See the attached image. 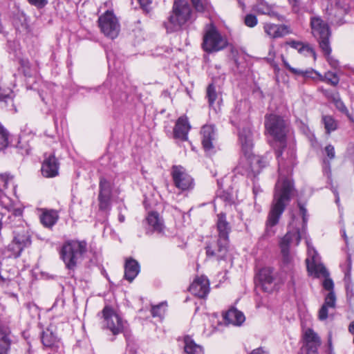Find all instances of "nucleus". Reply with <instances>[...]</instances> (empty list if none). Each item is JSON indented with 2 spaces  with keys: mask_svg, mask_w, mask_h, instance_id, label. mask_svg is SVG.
I'll return each instance as SVG.
<instances>
[{
  "mask_svg": "<svg viewBox=\"0 0 354 354\" xmlns=\"http://www.w3.org/2000/svg\"><path fill=\"white\" fill-rule=\"evenodd\" d=\"M282 162L279 160V178L275 185L274 198L266 221L267 228L276 225L295 192L293 181L281 174Z\"/></svg>",
  "mask_w": 354,
  "mask_h": 354,
  "instance_id": "f257e3e1",
  "label": "nucleus"
},
{
  "mask_svg": "<svg viewBox=\"0 0 354 354\" xmlns=\"http://www.w3.org/2000/svg\"><path fill=\"white\" fill-rule=\"evenodd\" d=\"M88 252L86 240L69 239L64 241L59 251L66 269L74 270Z\"/></svg>",
  "mask_w": 354,
  "mask_h": 354,
  "instance_id": "f03ea898",
  "label": "nucleus"
},
{
  "mask_svg": "<svg viewBox=\"0 0 354 354\" xmlns=\"http://www.w3.org/2000/svg\"><path fill=\"white\" fill-rule=\"evenodd\" d=\"M192 16V10L186 0H174L172 10L167 20L163 22V26L167 33L178 31L191 21Z\"/></svg>",
  "mask_w": 354,
  "mask_h": 354,
  "instance_id": "7ed1b4c3",
  "label": "nucleus"
},
{
  "mask_svg": "<svg viewBox=\"0 0 354 354\" xmlns=\"http://www.w3.org/2000/svg\"><path fill=\"white\" fill-rule=\"evenodd\" d=\"M16 185L14 182V176L9 173L0 174V218L8 215V218L11 216L19 217L22 216L23 209L21 207H15L12 200L3 192V189L11 188L12 192L15 194Z\"/></svg>",
  "mask_w": 354,
  "mask_h": 354,
  "instance_id": "20e7f679",
  "label": "nucleus"
},
{
  "mask_svg": "<svg viewBox=\"0 0 354 354\" xmlns=\"http://www.w3.org/2000/svg\"><path fill=\"white\" fill-rule=\"evenodd\" d=\"M98 316L102 319V328L109 330L112 335H118L124 333L125 337L129 335L127 332L128 324L111 306H105Z\"/></svg>",
  "mask_w": 354,
  "mask_h": 354,
  "instance_id": "39448f33",
  "label": "nucleus"
},
{
  "mask_svg": "<svg viewBox=\"0 0 354 354\" xmlns=\"http://www.w3.org/2000/svg\"><path fill=\"white\" fill-rule=\"evenodd\" d=\"M310 27L313 35L317 39L319 48L326 53L332 51L330 37L331 32L328 24L319 17L310 18Z\"/></svg>",
  "mask_w": 354,
  "mask_h": 354,
  "instance_id": "423d86ee",
  "label": "nucleus"
},
{
  "mask_svg": "<svg viewBox=\"0 0 354 354\" xmlns=\"http://www.w3.org/2000/svg\"><path fill=\"white\" fill-rule=\"evenodd\" d=\"M265 127L268 133L274 139L284 142L288 131V125L283 117L270 114L265 117Z\"/></svg>",
  "mask_w": 354,
  "mask_h": 354,
  "instance_id": "0eeeda50",
  "label": "nucleus"
},
{
  "mask_svg": "<svg viewBox=\"0 0 354 354\" xmlns=\"http://www.w3.org/2000/svg\"><path fill=\"white\" fill-rule=\"evenodd\" d=\"M113 187V180L111 178H107L105 176L100 177L97 201L100 211L106 213L111 211Z\"/></svg>",
  "mask_w": 354,
  "mask_h": 354,
  "instance_id": "6e6552de",
  "label": "nucleus"
},
{
  "mask_svg": "<svg viewBox=\"0 0 354 354\" xmlns=\"http://www.w3.org/2000/svg\"><path fill=\"white\" fill-rule=\"evenodd\" d=\"M14 237L12 241L8 245V251L10 252L9 257L17 258L20 256L24 248L31 245L30 235L24 228H19L13 231Z\"/></svg>",
  "mask_w": 354,
  "mask_h": 354,
  "instance_id": "1a4fd4ad",
  "label": "nucleus"
},
{
  "mask_svg": "<svg viewBox=\"0 0 354 354\" xmlns=\"http://www.w3.org/2000/svg\"><path fill=\"white\" fill-rule=\"evenodd\" d=\"M97 22L102 32L106 37L113 39L118 36L120 26L113 11L106 10L99 17Z\"/></svg>",
  "mask_w": 354,
  "mask_h": 354,
  "instance_id": "9d476101",
  "label": "nucleus"
},
{
  "mask_svg": "<svg viewBox=\"0 0 354 354\" xmlns=\"http://www.w3.org/2000/svg\"><path fill=\"white\" fill-rule=\"evenodd\" d=\"M174 186L181 192H189L194 187V178L181 165H173L170 172Z\"/></svg>",
  "mask_w": 354,
  "mask_h": 354,
  "instance_id": "9b49d317",
  "label": "nucleus"
},
{
  "mask_svg": "<svg viewBox=\"0 0 354 354\" xmlns=\"http://www.w3.org/2000/svg\"><path fill=\"white\" fill-rule=\"evenodd\" d=\"M203 48L207 53L217 52L227 46V41L214 27H210L203 37Z\"/></svg>",
  "mask_w": 354,
  "mask_h": 354,
  "instance_id": "f8f14e48",
  "label": "nucleus"
},
{
  "mask_svg": "<svg viewBox=\"0 0 354 354\" xmlns=\"http://www.w3.org/2000/svg\"><path fill=\"white\" fill-rule=\"evenodd\" d=\"M301 239V234L298 229L288 231L280 241V248L283 256V261L288 264L291 261L289 248L290 245L294 244L297 246Z\"/></svg>",
  "mask_w": 354,
  "mask_h": 354,
  "instance_id": "ddd939ff",
  "label": "nucleus"
},
{
  "mask_svg": "<svg viewBox=\"0 0 354 354\" xmlns=\"http://www.w3.org/2000/svg\"><path fill=\"white\" fill-rule=\"evenodd\" d=\"M265 167L264 159L252 153L249 154L245 160V170L247 171V175L250 178H255Z\"/></svg>",
  "mask_w": 354,
  "mask_h": 354,
  "instance_id": "4468645a",
  "label": "nucleus"
},
{
  "mask_svg": "<svg viewBox=\"0 0 354 354\" xmlns=\"http://www.w3.org/2000/svg\"><path fill=\"white\" fill-rule=\"evenodd\" d=\"M209 281L206 277H196L189 286L191 293L198 298H205L209 292Z\"/></svg>",
  "mask_w": 354,
  "mask_h": 354,
  "instance_id": "2eb2a0df",
  "label": "nucleus"
},
{
  "mask_svg": "<svg viewBox=\"0 0 354 354\" xmlns=\"http://www.w3.org/2000/svg\"><path fill=\"white\" fill-rule=\"evenodd\" d=\"M306 244L308 247V256L312 258V263H310L309 259H306L307 268L308 271L314 272L318 277L322 276L327 277L329 273L324 266L322 264L317 265L315 262L317 259V253L315 248L310 244L308 240H306Z\"/></svg>",
  "mask_w": 354,
  "mask_h": 354,
  "instance_id": "dca6fc26",
  "label": "nucleus"
},
{
  "mask_svg": "<svg viewBox=\"0 0 354 354\" xmlns=\"http://www.w3.org/2000/svg\"><path fill=\"white\" fill-rule=\"evenodd\" d=\"M303 338L306 354H318V348L321 345V339L318 335L313 329L308 328Z\"/></svg>",
  "mask_w": 354,
  "mask_h": 354,
  "instance_id": "f3484780",
  "label": "nucleus"
},
{
  "mask_svg": "<svg viewBox=\"0 0 354 354\" xmlns=\"http://www.w3.org/2000/svg\"><path fill=\"white\" fill-rule=\"evenodd\" d=\"M229 241L221 243V239H217L216 242L209 243L206 249V254L209 257H215L217 260H222L225 258L228 251Z\"/></svg>",
  "mask_w": 354,
  "mask_h": 354,
  "instance_id": "a211bd4d",
  "label": "nucleus"
},
{
  "mask_svg": "<svg viewBox=\"0 0 354 354\" xmlns=\"http://www.w3.org/2000/svg\"><path fill=\"white\" fill-rule=\"evenodd\" d=\"M215 131V127L212 124L204 125L201 129L203 147L209 155L214 152L213 141L216 138Z\"/></svg>",
  "mask_w": 354,
  "mask_h": 354,
  "instance_id": "6ab92c4d",
  "label": "nucleus"
},
{
  "mask_svg": "<svg viewBox=\"0 0 354 354\" xmlns=\"http://www.w3.org/2000/svg\"><path fill=\"white\" fill-rule=\"evenodd\" d=\"M191 129V125L186 116H180L176 122L174 131L173 137L175 139H178L181 141H186L188 140V133Z\"/></svg>",
  "mask_w": 354,
  "mask_h": 354,
  "instance_id": "aec40b11",
  "label": "nucleus"
},
{
  "mask_svg": "<svg viewBox=\"0 0 354 354\" xmlns=\"http://www.w3.org/2000/svg\"><path fill=\"white\" fill-rule=\"evenodd\" d=\"M59 163L54 155L46 158L41 165V174L46 178H53L59 174Z\"/></svg>",
  "mask_w": 354,
  "mask_h": 354,
  "instance_id": "412c9836",
  "label": "nucleus"
},
{
  "mask_svg": "<svg viewBox=\"0 0 354 354\" xmlns=\"http://www.w3.org/2000/svg\"><path fill=\"white\" fill-rule=\"evenodd\" d=\"M257 286L264 292H270L274 288L272 270L270 268H262L259 273Z\"/></svg>",
  "mask_w": 354,
  "mask_h": 354,
  "instance_id": "4be33fe9",
  "label": "nucleus"
},
{
  "mask_svg": "<svg viewBox=\"0 0 354 354\" xmlns=\"http://www.w3.org/2000/svg\"><path fill=\"white\" fill-rule=\"evenodd\" d=\"M146 222L149 225V227L146 229L147 234H151L153 232L162 233L163 232L165 227L163 221L158 212H149L146 218Z\"/></svg>",
  "mask_w": 354,
  "mask_h": 354,
  "instance_id": "5701e85b",
  "label": "nucleus"
},
{
  "mask_svg": "<svg viewBox=\"0 0 354 354\" xmlns=\"http://www.w3.org/2000/svg\"><path fill=\"white\" fill-rule=\"evenodd\" d=\"M223 321L227 325L241 326L243 322V313L234 306H232L222 314Z\"/></svg>",
  "mask_w": 354,
  "mask_h": 354,
  "instance_id": "b1692460",
  "label": "nucleus"
},
{
  "mask_svg": "<svg viewBox=\"0 0 354 354\" xmlns=\"http://www.w3.org/2000/svg\"><path fill=\"white\" fill-rule=\"evenodd\" d=\"M11 344V331L9 327L0 324V354H8Z\"/></svg>",
  "mask_w": 354,
  "mask_h": 354,
  "instance_id": "393cba45",
  "label": "nucleus"
},
{
  "mask_svg": "<svg viewBox=\"0 0 354 354\" xmlns=\"http://www.w3.org/2000/svg\"><path fill=\"white\" fill-rule=\"evenodd\" d=\"M263 28L266 34L273 39L283 37L290 32L286 25L265 24Z\"/></svg>",
  "mask_w": 354,
  "mask_h": 354,
  "instance_id": "a878e982",
  "label": "nucleus"
},
{
  "mask_svg": "<svg viewBox=\"0 0 354 354\" xmlns=\"http://www.w3.org/2000/svg\"><path fill=\"white\" fill-rule=\"evenodd\" d=\"M216 223L217 230L218 232V239H221V243H225L229 241V233L230 227L229 223L226 221V216L223 213L218 214Z\"/></svg>",
  "mask_w": 354,
  "mask_h": 354,
  "instance_id": "bb28decb",
  "label": "nucleus"
},
{
  "mask_svg": "<svg viewBox=\"0 0 354 354\" xmlns=\"http://www.w3.org/2000/svg\"><path fill=\"white\" fill-rule=\"evenodd\" d=\"M285 45L296 49L300 54H303L305 56L311 55L313 57L314 59H316L315 50L308 44H304L299 41L290 40L287 41Z\"/></svg>",
  "mask_w": 354,
  "mask_h": 354,
  "instance_id": "cd10ccee",
  "label": "nucleus"
},
{
  "mask_svg": "<svg viewBox=\"0 0 354 354\" xmlns=\"http://www.w3.org/2000/svg\"><path fill=\"white\" fill-rule=\"evenodd\" d=\"M140 272V266L137 261L133 259L127 260L124 265V279L129 282L136 277Z\"/></svg>",
  "mask_w": 354,
  "mask_h": 354,
  "instance_id": "c85d7f7f",
  "label": "nucleus"
},
{
  "mask_svg": "<svg viewBox=\"0 0 354 354\" xmlns=\"http://www.w3.org/2000/svg\"><path fill=\"white\" fill-rule=\"evenodd\" d=\"M39 218L44 226L51 227L57 223L59 216L55 210L43 209Z\"/></svg>",
  "mask_w": 354,
  "mask_h": 354,
  "instance_id": "c756f323",
  "label": "nucleus"
},
{
  "mask_svg": "<svg viewBox=\"0 0 354 354\" xmlns=\"http://www.w3.org/2000/svg\"><path fill=\"white\" fill-rule=\"evenodd\" d=\"M243 118V112L242 107V101L241 100L237 101L234 105V108L231 112V115L230 117V122L232 125L239 129L240 126L242 124Z\"/></svg>",
  "mask_w": 354,
  "mask_h": 354,
  "instance_id": "7c9ffc66",
  "label": "nucleus"
},
{
  "mask_svg": "<svg viewBox=\"0 0 354 354\" xmlns=\"http://www.w3.org/2000/svg\"><path fill=\"white\" fill-rule=\"evenodd\" d=\"M256 10L257 12L268 15L271 17H275L279 21H283L284 18L283 16L279 15L277 12L273 10L272 6L269 5L267 2L263 0H260L256 5Z\"/></svg>",
  "mask_w": 354,
  "mask_h": 354,
  "instance_id": "2f4dec72",
  "label": "nucleus"
},
{
  "mask_svg": "<svg viewBox=\"0 0 354 354\" xmlns=\"http://www.w3.org/2000/svg\"><path fill=\"white\" fill-rule=\"evenodd\" d=\"M184 351L186 354H203V348L196 344L189 337H185Z\"/></svg>",
  "mask_w": 354,
  "mask_h": 354,
  "instance_id": "473e14b6",
  "label": "nucleus"
},
{
  "mask_svg": "<svg viewBox=\"0 0 354 354\" xmlns=\"http://www.w3.org/2000/svg\"><path fill=\"white\" fill-rule=\"evenodd\" d=\"M322 122L324 126L326 133L328 135L330 134L331 132L337 129L338 122L331 115H323L322 118Z\"/></svg>",
  "mask_w": 354,
  "mask_h": 354,
  "instance_id": "72a5a7b5",
  "label": "nucleus"
},
{
  "mask_svg": "<svg viewBox=\"0 0 354 354\" xmlns=\"http://www.w3.org/2000/svg\"><path fill=\"white\" fill-rule=\"evenodd\" d=\"M41 342L44 346L53 348L57 343V337L52 331L47 329L41 334Z\"/></svg>",
  "mask_w": 354,
  "mask_h": 354,
  "instance_id": "f704fd0d",
  "label": "nucleus"
},
{
  "mask_svg": "<svg viewBox=\"0 0 354 354\" xmlns=\"http://www.w3.org/2000/svg\"><path fill=\"white\" fill-rule=\"evenodd\" d=\"M20 66L24 75L26 77H32L37 73L36 69L32 67L30 63L27 59H21L20 61Z\"/></svg>",
  "mask_w": 354,
  "mask_h": 354,
  "instance_id": "c9c22d12",
  "label": "nucleus"
},
{
  "mask_svg": "<svg viewBox=\"0 0 354 354\" xmlns=\"http://www.w3.org/2000/svg\"><path fill=\"white\" fill-rule=\"evenodd\" d=\"M191 3L196 12H204L211 8V4L209 0H190Z\"/></svg>",
  "mask_w": 354,
  "mask_h": 354,
  "instance_id": "e433bc0d",
  "label": "nucleus"
},
{
  "mask_svg": "<svg viewBox=\"0 0 354 354\" xmlns=\"http://www.w3.org/2000/svg\"><path fill=\"white\" fill-rule=\"evenodd\" d=\"M216 198L220 199L225 203V205H231L234 203V198L231 193L227 191L219 189L216 193Z\"/></svg>",
  "mask_w": 354,
  "mask_h": 354,
  "instance_id": "4c0bfd02",
  "label": "nucleus"
},
{
  "mask_svg": "<svg viewBox=\"0 0 354 354\" xmlns=\"http://www.w3.org/2000/svg\"><path fill=\"white\" fill-rule=\"evenodd\" d=\"M9 133L8 131L0 123V150L4 149L9 144Z\"/></svg>",
  "mask_w": 354,
  "mask_h": 354,
  "instance_id": "58836bf2",
  "label": "nucleus"
},
{
  "mask_svg": "<svg viewBox=\"0 0 354 354\" xmlns=\"http://www.w3.org/2000/svg\"><path fill=\"white\" fill-rule=\"evenodd\" d=\"M206 96L208 100V102L209 106H212L217 98V93L216 91V87L213 84H210L208 85L207 88V94Z\"/></svg>",
  "mask_w": 354,
  "mask_h": 354,
  "instance_id": "ea45409f",
  "label": "nucleus"
},
{
  "mask_svg": "<svg viewBox=\"0 0 354 354\" xmlns=\"http://www.w3.org/2000/svg\"><path fill=\"white\" fill-rule=\"evenodd\" d=\"M323 79L324 80L322 81H326L333 86H337L339 81L337 74L330 71L326 73L324 76H323Z\"/></svg>",
  "mask_w": 354,
  "mask_h": 354,
  "instance_id": "a19ab883",
  "label": "nucleus"
},
{
  "mask_svg": "<svg viewBox=\"0 0 354 354\" xmlns=\"http://www.w3.org/2000/svg\"><path fill=\"white\" fill-rule=\"evenodd\" d=\"M336 107V109L340 111L342 113L345 114L347 116H349V111L343 101L341 100L340 97L339 96L336 99H334V101L333 102Z\"/></svg>",
  "mask_w": 354,
  "mask_h": 354,
  "instance_id": "79ce46f5",
  "label": "nucleus"
},
{
  "mask_svg": "<svg viewBox=\"0 0 354 354\" xmlns=\"http://www.w3.org/2000/svg\"><path fill=\"white\" fill-rule=\"evenodd\" d=\"M303 77L313 80H315L316 78H319L320 80H324L323 76L319 73H318L317 71L313 68H308L304 71Z\"/></svg>",
  "mask_w": 354,
  "mask_h": 354,
  "instance_id": "37998d69",
  "label": "nucleus"
},
{
  "mask_svg": "<svg viewBox=\"0 0 354 354\" xmlns=\"http://www.w3.org/2000/svg\"><path fill=\"white\" fill-rule=\"evenodd\" d=\"M342 269L345 274V277H350V273L352 268V260L351 254H348L346 256V262L342 265Z\"/></svg>",
  "mask_w": 354,
  "mask_h": 354,
  "instance_id": "c03bdc74",
  "label": "nucleus"
},
{
  "mask_svg": "<svg viewBox=\"0 0 354 354\" xmlns=\"http://www.w3.org/2000/svg\"><path fill=\"white\" fill-rule=\"evenodd\" d=\"M335 301H336V298H335V293L333 291H330L326 295L325 300H324V305H325L326 306H327L328 308H335Z\"/></svg>",
  "mask_w": 354,
  "mask_h": 354,
  "instance_id": "a18cd8bd",
  "label": "nucleus"
},
{
  "mask_svg": "<svg viewBox=\"0 0 354 354\" xmlns=\"http://www.w3.org/2000/svg\"><path fill=\"white\" fill-rule=\"evenodd\" d=\"M258 23V19L256 15L253 14H248L245 16V25L253 28Z\"/></svg>",
  "mask_w": 354,
  "mask_h": 354,
  "instance_id": "49530a36",
  "label": "nucleus"
},
{
  "mask_svg": "<svg viewBox=\"0 0 354 354\" xmlns=\"http://www.w3.org/2000/svg\"><path fill=\"white\" fill-rule=\"evenodd\" d=\"M13 101V93L9 91L8 93H0V102H3L5 105H7L9 102L12 103Z\"/></svg>",
  "mask_w": 354,
  "mask_h": 354,
  "instance_id": "de8ad7c7",
  "label": "nucleus"
},
{
  "mask_svg": "<svg viewBox=\"0 0 354 354\" xmlns=\"http://www.w3.org/2000/svg\"><path fill=\"white\" fill-rule=\"evenodd\" d=\"M324 55L326 56L327 62L333 68H337L339 66V62L330 55L331 51L329 53H326L324 50H322Z\"/></svg>",
  "mask_w": 354,
  "mask_h": 354,
  "instance_id": "09e8293b",
  "label": "nucleus"
},
{
  "mask_svg": "<svg viewBox=\"0 0 354 354\" xmlns=\"http://www.w3.org/2000/svg\"><path fill=\"white\" fill-rule=\"evenodd\" d=\"M27 1L30 5L36 7L38 9H41V8H44L48 4V0H27Z\"/></svg>",
  "mask_w": 354,
  "mask_h": 354,
  "instance_id": "8fccbe9b",
  "label": "nucleus"
},
{
  "mask_svg": "<svg viewBox=\"0 0 354 354\" xmlns=\"http://www.w3.org/2000/svg\"><path fill=\"white\" fill-rule=\"evenodd\" d=\"M322 93L330 100L332 102L334 101V99H336L339 96V93L337 92H333L330 90L324 89L322 90Z\"/></svg>",
  "mask_w": 354,
  "mask_h": 354,
  "instance_id": "3c124183",
  "label": "nucleus"
},
{
  "mask_svg": "<svg viewBox=\"0 0 354 354\" xmlns=\"http://www.w3.org/2000/svg\"><path fill=\"white\" fill-rule=\"evenodd\" d=\"M298 205H299V207L300 213H301V214L302 216V218H303V223H304V225H303V232H304L305 230H306V223H307V210L305 208L304 205H302L301 203H299Z\"/></svg>",
  "mask_w": 354,
  "mask_h": 354,
  "instance_id": "603ef678",
  "label": "nucleus"
},
{
  "mask_svg": "<svg viewBox=\"0 0 354 354\" xmlns=\"http://www.w3.org/2000/svg\"><path fill=\"white\" fill-rule=\"evenodd\" d=\"M328 315V307L325 305H322V308L319 310V319L322 321L327 319Z\"/></svg>",
  "mask_w": 354,
  "mask_h": 354,
  "instance_id": "864d4df0",
  "label": "nucleus"
},
{
  "mask_svg": "<svg viewBox=\"0 0 354 354\" xmlns=\"http://www.w3.org/2000/svg\"><path fill=\"white\" fill-rule=\"evenodd\" d=\"M325 151H326L327 156L328 157V158L330 160H333L335 158V148L332 145H328L325 147Z\"/></svg>",
  "mask_w": 354,
  "mask_h": 354,
  "instance_id": "5fc2aeb1",
  "label": "nucleus"
},
{
  "mask_svg": "<svg viewBox=\"0 0 354 354\" xmlns=\"http://www.w3.org/2000/svg\"><path fill=\"white\" fill-rule=\"evenodd\" d=\"M334 286L333 281L330 278H326L323 282V287L324 289L330 291H333Z\"/></svg>",
  "mask_w": 354,
  "mask_h": 354,
  "instance_id": "6e6d98bb",
  "label": "nucleus"
},
{
  "mask_svg": "<svg viewBox=\"0 0 354 354\" xmlns=\"http://www.w3.org/2000/svg\"><path fill=\"white\" fill-rule=\"evenodd\" d=\"M243 172V164L240 160L238 165L234 168L233 173L234 174V177H236L238 175L242 176Z\"/></svg>",
  "mask_w": 354,
  "mask_h": 354,
  "instance_id": "4d7b16f0",
  "label": "nucleus"
},
{
  "mask_svg": "<svg viewBox=\"0 0 354 354\" xmlns=\"http://www.w3.org/2000/svg\"><path fill=\"white\" fill-rule=\"evenodd\" d=\"M290 4L292 6V10L295 12H299L300 9V0H288Z\"/></svg>",
  "mask_w": 354,
  "mask_h": 354,
  "instance_id": "13d9d810",
  "label": "nucleus"
},
{
  "mask_svg": "<svg viewBox=\"0 0 354 354\" xmlns=\"http://www.w3.org/2000/svg\"><path fill=\"white\" fill-rule=\"evenodd\" d=\"M162 304L154 306L151 308V313L153 317H160L161 315L160 308Z\"/></svg>",
  "mask_w": 354,
  "mask_h": 354,
  "instance_id": "bf43d9fd",
  "label": "nucleus"
},
{
  "mask_svg": "<svg viewBox=\"0 0 354 354\" xmlns=\"http://www.w3.org/2000/svg\"><path fill=\"white\" fill-rule=\"evenodd\" d=\"M250 354H270L268 351L264 350L262 347L254 349Z\"/></svg>",
  "mask_w": 354,
  "mask_h": 354,
  "instance_id": "052dcab7",
  "label": "nucleus"
},
{
  "mask_svg": "<svg viewBox=\"0 0 354 354\" xmlns=\"http://www.w3.org/2000/svg\"><path fill=\"white\" fill-rule=\"evenodd\" d=\"M253 146L252 139L250 136L245 138V149H251Z\"/></svg>",
  "mask_w": 354,
  "mask_h": 354,
  "instance_id": "680f3d73",
  "label": "nucleus"
},
{
  "mask_svg": "<svg viewBox=\"0 0 354 354\" xmlns=\"http://www.w3.org/2000/svg\"><path fill=\"white\" fill-rule=\"evenodd\" d=\"M235 64V68H234V71L235 73L238 72L240 73V76H241V64L238 62L236 58L234 59Z\"/></svg>",
  "mask_w": 354,
  "mask_h": 354,
  "instance_id": "e2e57ef3",
  "label": "nucleus"
},
{
  "mask_svg": "<svg viewBox=\"0 0 354 354\" xmlns=\"http://www.w3.org/2000/svg\"><path fill=\"white\" fill-rule=\"evenodd\" d=\"M290 72L295 75H299V76L303 77V73H304L303 70H300V69H297V68L292 67V68H290Z\"/></svg>",
  "mask_w": 354,
  "mask_h": 354,
  "instance_id": "0e129e2a",
  "label": "nucleus"
},
{
  "mask_svg": "<svg viewBox=\"0 0 354 354\" xmlns=\"http://www.w3.org/2000/svg\"><path fill=\"white\" fill-rule=\"evenodd\" d=\"M142 8H146L151 3V0H138Z\"/></svg>",
  "mask_w": 354,
  "mask_h": 354,
  "instance_id": "69168bd1",
  "label": "nucleus"
},
{
  "mask_svg": "<svg viewBox=\"0 0 354 354\" xmlns=\"http://www.w3.org/2000/svg\"><path fill=\"white\" fill-rule=\"evenodd\" d=\"M281 59L285 67L290 71V68H292V66L289 64L283 55H281Z\"/></svg>",
  "mask_w": 354,
  "mask_h": 354,
  "instance_id": "338daca9",
  "label": "nucleus"
},
{
  "mask_svg": "<svg viewBox=\"0 0 354 354\" xmlns=\"http://www.w3.org/2000/svg\"><path fill=\"white\" fill-rule=\"evenodd\" d=\"M253 193L254 194V196H256L257 195V194L259 192H261V189L260 188V187L257 185L255 184V183H254V185H253Z\"/></svg>",
  "mask_w": 354,
  "mask_h": 354,
  "instance_id": "774afa93",
  "label": "nucleus"
}]
</instances>
